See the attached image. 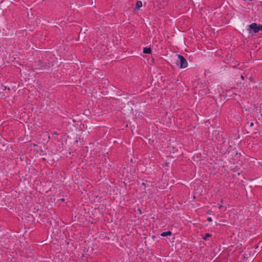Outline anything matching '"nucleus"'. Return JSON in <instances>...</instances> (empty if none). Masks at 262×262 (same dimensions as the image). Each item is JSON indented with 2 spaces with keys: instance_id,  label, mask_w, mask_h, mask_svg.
<instances>
[{
  "instance_id": "1",
  "label": "nucleus",
  "mask_w": 262,
  "mask_h": 262,
  "mask_svg": "<svg viewBox=\"0 0 262 262\" xmlns=\"http://www.w3.org/2000/svg\"><path fill=\"white\" fill-rule=\"evenodd\" d=\"M178 59L176 61V65L181 69H184L188 66V62L186 59L181 55L177 54Z\"/></svg>"
},
{
  "instance_id": "2",
  "label": "nucleus",
  "mask_w": 262,
  "mask_h": 262,
  "mask_svg": "<svg viewBox=\"0 0 262 262\" xmlns=\"http://www.w3.org/2000/svg\"><path fill=\"white\" fill-rule=\"evenodd\" d=\"M47 67V63L43 62L41 60H38L34 63V67L36 70H38L46 69Z\"/></svg>"
},
{
  "instance_id": "3",
  "label": "nucleus",
  "mask_w": 262,
  "mask_h": 262,
  "mask_svg": "<svg viewBox=\"0 0 262 262\" xmlns=\"http://www.w3.org/2000/svg\"><path fill=\"white\" fill-rule=\"evenodd\" d=\"M249 28L253 30L254 33H257L259 31H262V25H257L256 23H252L249 25Z\"/></svg>"
},
{
  "instance_id": "4",
  "label": "nucleus",
  "mask_w": 262,
  "mask_h": 262,
  "mask_svg": "<svg viewBox=\"0 0 262 262\" xmlns=\"http://www.w3.org/2000/svg\"><path fill=\"white\" fill-rule=\"evenodd\" d=\"M143 52L144 54H151L152 50L150 48L145 47L143 49Z\"/></svg>"
},
{
  "instance_id": "5",
  "label": "nucleus",
  "mask_w": 262,
  "mask_h": 262,
  "mask_svg": "<svg viewBox=\"0 0 262 262\" xmlns=\"http://www.w3.org/2000/svg\"><path fill=\"white\" fill-rule=\"evenodd\" d=\"M172 235V233L170 231H166L162 232L161 234V236H171Z\"/></svg>"
},
{
  "instance_id": "6",
  "label": "nucleus",
  "mask_w": 262,
  "mask_h": 262,
  "mask_svg": "<svg viewBox=\"0 0 262 262\" xmlns=\"http://www.w3.org/2000/svg\"><path fill=\"white\" fill-rule=\"evenodd\" d=\"M142 6V2L138 1L136 2V9H138L141 8Z\"/></svg>"
},
{
  "instance_id": "7",
  "label": "nucleus",
  "mask_w": 262,
  "mask_h": 262,
  "mask_svg": "<svg viewBox=\"0 0 262 262\" xmlns=\"http://www.w3.org/2000/svg\"><path fill=\"white\" fill-rule=\"evenodd\" d=\"M211 235L210 233H206L203 238L204 240H207V238L209 237H211Z\"/></svg>"
},
{
  "instance_id": "8",
  "label": "nucleus",
  "mask_w": 262,
  "mask_h": 262,
  "mask_svg": "<svg viewBox=\"0 0 262 262\" xmlns=\"http://www.w3.org/2000/svg\"><path fill=\"white\" fill-rule=\"evenodd\" d=\"M207 221L209 222H211L212 221V220L211 219V217H208L207 219Z\"/></svg>"
},
{
  "instance_id": "9",
  "label": "nucleus",
  "mask_w": 262,
  "mask_h": 262,
  "mask_svg": "<svg viewBox=\"0 0 262 262\" xmlns=\"http://www.w3.org/2000/svg\"><path fill=\"white\" fill-rule=\"evenodd\" d=\"M60 201H61V202H64L65 201V200H64V199L62 198V199H60Z\"/></svg>"
},
{
  "instance_id": "10",
  "label": "nucleus",
  "mask_w": 262,
  "mask_h": 262,
  "mask_svg": "<svg viewBox=\"0 0 262 262\" xmlns=\"http://www.w3.org/2000/svg\"><path fill=\"white\" fill-rule=\"evenodd\" d=\"M223 206L222 205H219V208L221 209L222 208Z\"/></svg>"
},
{
  "instance_id": "11",
  "label": "nucleus",
  "mask_w": 262,
  "mask_h": 262,
  "mask_svg": "<svg viewBox=\"0 0 262 262\" xmlns=\"http://www.w3.org/2000/svg\"><path fill=\"white\" fill-rule=\"evenodd\" d=\"M250 126H253L254 125V123L253 122H251L250 124Z\"/></svg>"
},
{
  "instance_id": "12",
  "label": "nucleus",
  "mask_w": 262,
  "mask_h": 262,
  "mask_svg": "<svg viewBox=\"0 0 262 262\" xmlns=\"http://www.w3.org/2000/svg\"><path fill=\"white\" fill-rule=\"evenodd\" d=\"M241 77L242 79H243V80L244 79V77L243 75H241Z\"/></svg>"
},
{
  "instance_id": "13",
  "label": "nucleus",
  "mask_w": 262,
  "mask_h": 262,
  "mask_svg": "<svg viewBox=\"0 0 262 262\" xmlns=\"http://www.w3.org/2000/svg\"><path fill=\"white\" fill-rule=\"evenodd\" d=\"M53 135H58V134L57 133V132H54V133H53Z\"/></svg>"
},
{
  "instance_id": "14",
  "label": "nucleus",
  "mask_w": 262,
  "mask_h": 262,
  "mask_svg": "<svg viewBox=\"0 0 262 262\" xmlns=\"http://www.w3.org/2000/svg\"><path fill=\"white\" fill-rule=\"evenodd\" d=\"M139 212H140V213L141 214V210L140 209H139Z\"/></svg>"
}]
</instances>
